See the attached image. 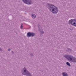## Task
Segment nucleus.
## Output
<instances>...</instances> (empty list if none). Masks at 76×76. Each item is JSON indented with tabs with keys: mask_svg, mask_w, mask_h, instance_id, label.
I'll return each mask as SVG.
<instances>
[{
	"mask_svg": "<svg viewBox=\"0 0 76 76\" xmlns=\"http://www.w3.org/2000/svg\"><path fill=\"white\" fill-rule=\"evenodd\" d=\"M12 53H13V54H14V52H13V51H11Z\"/></svg>",
	"mask_w": 76,
	"mask_h": 76,
	"instance_id": "obj_16",
	"label": "nucleus"
},
{
	"mask_svg": "<svg viewBox=\"0 0 76 76\" xmlns=\"http://www.w3.org/2000/svg\"><path fill=\"white\" fill-rule=\"evenodd\" d=\"M27 37H31V32H28L27 34Z\"/></svg>",
	"mask_w": 76,
	"mask_h": 76,
	"instance_id": "obj_6",
	"label": "nucleus"
},
{
	"mask_svg": "<svg viewBox=\"0 0 76 76\" xmlns=\"http://www.w3.org/2000/svg\"><path fill=\"white\" fill-rule=\"evenodd\" d=\"M31 16L32 18H33V19H35V18H36V15L34 14H32L31 15Z\"/></svg>",
	"mask_w": 76,
	"mask_h": 76,
	"instance_id": "obj_8",
	"label": "nucleus"
},
{
	"mask_svg": "<svg viewBox=\"0 0 76 76\" xmlns=\"http://www.w3.org/2000/svg\"><path fill=\"white\" fill-rule=\"evenodd\" d=\"M38 27H39L38 30L39 31V32H41V28H41V26H39Z\"/></svg>",
	"mask_w": 76,
	"mask_h": 76,
	"instance_id": "obj_12",
	"label": "nucleus"
},
{
	"mask_svg": "<svg viewBox=\"0 0 76 76\" xmlns=\"http://www.w3.org/2000/svg\"><path fill=\"white\" fill-rule=\"evenodd\" d=\"M64 57L66 58L68 60L72 62L76 63V58L74 57L72 55H65L64 56Z\"/></svg>",
	"mask_w": 76,
	"mask_h": 76,
	"instance_id": "obj_2",
	"label": "nucleus"
},
{
	"mask_svg": "<svg viewBox=\"0 0 76 76\" xmlns=\"http://www.w3.org/2000/svg\"><path fill=\"white\" fill-rule=\"evenodd\" d=\"M21 72L22 75H26L27 76H32V75L26 69V68L25 67L23 68L22 70H21Z\"/></svg>",
	"mask_w": 76,
	"mask_h": 76,
	"instance_id": "obj_3",
	"label": "nucleus"
},
{
	"mask_svg": "<svg viewBox=\"0 0 76 76\" xmlns=\"http://www.w3.org/2000/svg\"><path fill=\"white\" fill-rule=\"evenodd\" d=\"M8 51H10V49H9L8 50Z\"/></svg>",
	"mask_w": 76,
	"mask_h": 76,
	"instance_id": "obj_18",
	"label": "nucleus"
},
{
	"mask_svg": "<svg viewBox=\"0 0 76 76\" xmlns=\"http://www.w3.org/2000/svg\"><path fill=\"white\" fill-rule=\"evenodd\" d=\"M69 29H70V30H71L72 29L71 28H69Z\"/></svg>",
	"mask_w": 76,
	"mask_h": 76,
	"instance_id": "obj_19",
	"label": "nucleus"
},
{
	"mask_svg": "<svg viewBox=\"0 0 76 76\" xmlns=\"http://www.w3.org/2000/svg\"><path fill=\"white\" fill-rule=\"evenodd\" d=\"M30 56H31V57L34 56V54L32 53H30Z\"/></svg>",
	"mask_w": 76,
	"mask_h": 76,
	"instance_id": "obj_15",
	"label": "nucleus"
},
{
	"mask_svg": "<svg viewBox=\"0 0 76 76\" xmlns=\"http://www.w3.org/2000/svg\"><path fill=\"white\" fill-rule=\"evenodd\" d=\"M22 23H21V26H20V28H21V29H23V26H22Z\"/></svg>",
	"mask_w": 76,
	"mask_h": 76,
	"instance_id": "obj_13",
	"label": "nucleus"
},
{
	"mask_svg": "<svg viewBox=\"0 0 76 76\" xmlns=\"http://www.w3.org/2000/svg\"><path fill=\"white\" fill-rule=\"evenodd\" d=\"M67 51L69 52V53H70L72 51V49L70 48H68L67 49Z\"/></svg>",
	"mask_w": 76,
	"mask_h": 76,
	"instance_id": "obj_9",
	"label": "nucleus"
},
{
	"mask_svg": "<svg viewBox=\"0 0 76 76\" xmlns=\"http://www.w3.org/2000/svg\"><path fill=\"white\" fill-rule=\"evenodd\" d=\"M66 64L67 65V66H68L69 67H70L71 66V65H70V63H69V62H66Z\"/></svg>",
	"mask_w": 76,
	"mask_h": 76,
	"instance_id": "obj_11",
	"label": "nucleus"
},
{
	"mask_svg": "<svg viewBox=\"0 0 76 76\" xmlns=\"http://www.w3.org/2000/svg\"><path fill=\"white\" fill-rule=\"evenodd\" d=\"M35 35V34L34 33H31V37H34Z\"/></svg>",
	"mask_w": 76,
	"mask_h": 76,
	"instance_id": "obj_10",
	"label": "nucleus"
},
{
	"mask_svg": "<svg viewBox=\"0 0 76 76\" xmlns=\"http://www.w3.org/2000/svg\"><path fill=\"white\" fill-rule=\"evenodd\" d=\"M62 75L63 76H68V75L66 72H63L62 73Z\"/></svg>",
	"mask_w": 76,
	"mask_h": 76,
	"instance_id": "obj_7",
	"label": "nucleus"
},
{
	"mask_svg": "<svg viewBox=\"0 0 76 76\" xmlns=\"http://www.w3.org/2000/svg\"><path fill=\"white\" fill-rule=\"evenodd\" d=\"M2 51V50L1 48H0V51Z\"/></svg>",
	"mask_w": 76,
	"mask_h": 76,
	"instance_id": "obj_17",
	"label": "nucleus"
},
{
	"mask_svg": "<svg viewBox=\"0 0 76 76\" xmlns=\"http://www.w3.org/2000/svg\"><path fill=\"white\" fill-rule=\"evenodd\" d=\"M68 23L69 25H72L73 26L76 27V20L75 19H72L69 20Z\"/></svg>",
	"mask_w": 76,
	"mask_h": 76,
	"instance_id": "obj_4",
	"label": "nucleus"
},
{
	"mask_svg": "<svg viewBox=\"0 0 76 76\" xmlns=\"http://www.w3.org/2000/svg\"><path fill=\"white\" fill-rule=\"evenodd\" d=\"M23 2L28 5L31 4L32 3V1L31 0H23Z\"/></svg>",
	"mask_w": 76,
	"mask_h": 76,
	"instance_id": "obj_5",
	"label": "nucleus"
},
{
	"mask_svg": "<svg viewBox=\"0 0 76 76\" xmlns=\"http://www.w3.org/2000/svg\"><path fill=\"white\" fill-rule=\"evenodd\" d=\"M40 34L42 35L43 34H44V32L43 31H41L40 32Z\"/></svg>",
	"mask_w": 76,
	"mask_h": 76,
	"instance_id": "obj_14",
	"label": "nucleus"
},
{
	"mask_svg": "<svg viewBox=\"0 0 76 76\" xmlns=\"http://www.w3.org/2000/svg\"><path fill=\"white\" fill-rule=\"evenodd\" d=\"M46 7L54 14H57L58 12V9L53 4L48 3L46 4Z\"/></svg>",
	"mask_w": 76,
	"mask_h": 76,
	"instance_id": "obj_1",
	"label": "nucleus"
},
{
	"mask_svg": "<svg viewBox=\"0 0 76 76\" xmlns=\"http://www.w3.org/2000/svg\"><path fill=\"white\" fill-rule=\"evenodd\" d=\"M42 72H43V71H42Z\"/></svg>",
	"mask_w": 76,
	"mask_h": 76,
	"instance_id": "obj_20",
	"label": "nucleus"
}]
</instances>
